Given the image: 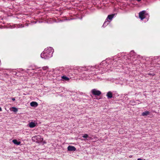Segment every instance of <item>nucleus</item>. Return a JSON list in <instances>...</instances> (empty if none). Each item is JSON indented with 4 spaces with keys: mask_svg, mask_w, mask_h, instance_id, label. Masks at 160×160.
Here are the masks:
<instances>
[{
    "mask_svg": "<svg viewBox=\"0 0 160 160\" xmlns=\"http://www.w3.org/2000/svg\"><path fill=\"white\" fill-rule=\"evenodd\" d=\"M53 52L54 50L51 47L48 48L41 54V57L42 58L48 59L52 57Z\"/></svg>",
    "mask_w": 160,
    "mask_h": 160,
    "instance_id": "2",
    "label": "nucleus"
},
{
    "mask_svg": "<svg viewBox=\"0 0 160 160\" xmlns=\"http://www.w3.org/2000/svg\"><path fill=\"white\" fill-rule=\"evenodd\" d=\"M130 55L131 57H133V58H135V57L136 56V53L133 51H131L130 53Z\"/></svg>",
    "mask_w": 160,
    "mask_h": 160,
    "instance_id": "12",
    "label": "nucleus"
},
{
    "mask_svg": "<svg viewBox=\"0 0 160 160\" xmlns=\"http://www.w3.org/2000/svg\"><path fill=\"white\" fill-rule=\"evenodd\" d=\"M30 105L32 107H36L38 106V103L36 102H32L30 103Z\"/></svg>",
    "mask_w": 160,
    "mask_h": 160,
    "instance_id": "10",
    "label": "nucleus"
},
{
    "mask_svg": "<svg viewBox=\"0 0 160 160\" xmlns=\"http://www.w3.org/2000/svg\"><path fill=\"white\" fill-rule=\"evenodd\" d=\"M109 61H110L113 62L114 61V60H112V59L108 58L106 60L102 61L99 65L93 66H88L81 67L79 68V69L80 70L85 71H95V72L98 71L97 72V73H102L106 71L105 69L104 68V67L105 66L107 65V63H108V64L111 63L109 62Z\"/></svg>",
    "mask_w": 160,
    "mask_h": 160,
    "instance_id": "1",
    "label": "nucleus"
},
{
    "mask_svg": "<svg viewBox=\"0 0 160 160\" xmlns=\"http://www.w3.org/2000/svg\"><path fill=\"white\" fill-rule=\"evenodd\" d=\"M37 124V123H35L33 122H31L28 124V126L31 128H33L35 127Z\"/></svg>",
    "mask_w": 160,
    "mask_h": 160,
    "instance_id": "8",
    "label": "nucleus"
},
{
    "mask_svg": "<svg viewBox=\"0 0 160 160\" xmlns=\"http://www.w3.org/2000/svg\"><path fill=\"white\" fill-rule=\"evenodd\" d=\"M12 100L13 101H15V99L14 98H12Z\"/></svg>",
    "mask_w": 160,
    "mask_h": 160,
    "instance_id": "18",
    "label": "nucleus"
},
{
    "mask_svg": "<svg viewBox=\"0 0 160 160\" xmlns=\"http://www.w3.org/2000/svg\"><path fill=\"white\" fill-rule=\"evenodd\" d=\"M12 142L15 144H16L17 145H20L21 143L20 142H18L17 140L16 139L13 140L12 141Z\"/></svg>",
    "mask_w": 160,
    "mask_h": 160,
    "instance_id": "13",
    "label": "nucleus"
},
{
    "mask_svg": "<svg viewBox=\"0 0 160 160\" xmlns=\"http://www.w3.org/2000/svg\"><path fill=\"white\" fill-rule=\"evenodd\" d=\"M2 111V108L1 107H0V111Z\"/></svg>",
    "mask_w": 160,
    "mask_h": 160,
    "instance_id": "20",
    "label": "nucleus"
},
{
    "mask_svg": "<svg viewBox=\"0 0 160 160\" xmlns=\"http://www.w3.org/2000/svg\"><path fill=\"white\" fill-rule=\"evenodd\" d=\"M10 110L13 111L14 112H17L18 111V108L14 107L11 108H10Z\"/></svg>",
    "mask_w": 160,
    "mask_h": 160,
    "instance_id": "11",
    "label": "nucleus"
},
{
    "mask_svg": "<svg viewBox=\"0 0 160 160\" xmlns=\"http://www.w3.org/2000/svg\"><path fill=\"white\" fill-rule=\"evenodd\" d=\"M114 14L108 15L107 19H106L104 22V23L102 27H105L106 26H107L108 24V22L109 21H108V19L110 20H111L114 17Z\"/></svg>",
    "mask_w": 160,
    "mask_h": 160,
    "instance_id": "5",
    "label": "nucleus"
},
{
    "mask_svg": "<svg viewBox=\"0 0 160 160\" xmlns=\"http://www.w3.org/2000/svg\"><path fill=\"white\" fill-rule=\"evenodd\" d=\"M109 66H110V65H107V66H108V67H109Z\"/></svg>",
    "mask_w": 160,
    "mask_h": 160,
    "instance_id": "23",
    "label": "nucleus"
},
{
    "mask_svg": "<svg viewBox=\"0 0 160 160\" xmlns=\"http://www.w3.org/2000/svg\"><path fill=\"white\" fill-rule=\"evenodd\" d=\"M120 132H121V130H119V132L120 133H121Z\"/></svg>",
    "mask_w": 160,
    "mask_h": 160,
    "instance_id": "21",
    "label": "nucleus"
},
{
    "mask_svg": "<svg viewBox=\"0 0 160 160\" xmlns=\"http://www.w3.org/2000/svg\"><path fill=\"white\" fill-rule=\"evenodd\" d=\"M32 139L34 142L38 143L42 142L43 140V138L40 136L37 135L34 136L32 138Z\"/></svg>",
    "mask_w": 160,
    "mask_h": 160,
    "instance_id": "4",
    "label": "nucleus"
},
{
    "mask_svg": "<svg viewBox=\"0 0 160 160\" xmlns=\"http://www.w3.org/2000/svg\"><path fill=\"white\" fill-rule=\"evenodd\" d=\"M106 96H107L108 98H111L112 97V93L111 92L109 91L106 94Z\"/></svg>",
    "mask_w": 160,
    "mask_h": 160,
    "instance_id": "9",
    "label": "nucleus"
},
{
    "mask_svg": "<svg viewBox=\"0 0 160 160\" xmlns=\"http://www.w3.org/2000/svg\"><path fill=\"white\" fill-rule=\"evenodd\" d=\"M91 92L92 94L94 96H99L101 94V92L96 89H92Z\"/></svg>",
    "mask_w": 160,
    "mask_h": 160,
    "instance_id": "6",
    "label": "nucleus"
},
{
    "mask_svg": "<svg viewBox=\"0 0 160 160\" xmlns=\"http://www.w3.org/2000/svg\"><path fill=\"white\" fill-rule=\"evenodd\" d=\"M68 150L69 151H75L76 148L74 146H69L68 147Z\"/></svg>",
    "mask_w": 160,
    "mask_h": 160,
    "instance_id": "7",
    "label": "nucleus"
},
{
    "mask_svg": "<svg viewBox=\"0 0 160 160\" xmlns=\"http://www.w3.org/2000/svg\"><path fill=\"white\" fill-rule=\"evenodd\" d=\"M137 160H143L142 159H141V158H139Z\"/></svg>",
    "mask_w": 160,
    "mask_h": 160,
    "instance_id": "19",
    "label": "nucleus"
},
{
    "mask_svg": "<svg viewBox=\"0 0 160 160\" xmlns=\"http://www.w3.org/2000/svg\"><path fill=\"white\" fill-rule=\"evenodd\" d=\"M141 0H137V1H138V2H139L140 1H141Z\"/></svg>",
    "mask_w": 160,
    "mask_h": 160,
    "instance_id": "22",
    "label": "nucleus"
},
{
    "mask_svg": "<svg viewBox=\"0 0 160 160\" xmlns=\"http://www.w3.org/2000/svg\"><path fill=\"white\" fill-rule=\"evenodd\" d=\"M48 68V67L47 66H44L43 67L42 69L44 70H46Z\"/></svg>",
    "mask_w": 160,
    "mask_h": 160,
    "instance_id": "16",
    "label": "nucleus"
},
{
    "mask_svg": "<svg viewBox=\"0 0 160 160\" xmlns=\"http://www.w3.org/2000/svg\"><path fill=\"white\" fill-rule=\"evenodd\" d=\"M149 112H148V111H146L144 112H143L142 114V116H147V115H148L149 114Z\"/></svg>",
    "mask_w": 160,
    "mask_h": 160,
    "instance_id": "14",
    "label": "nucleus"
},
{
    "mask_svg": "<svg viewBox=\"0 0 160 160\" xmlns=\"http://www.w3.org/2000/svg\"><path fill=\"white\" fill-rule=\"evenodd\" d=\"M62 79H63L65 81H68L69 80V78H68L65 76H62Z\"/></svg>",
    "mask_w": 160,
    "mask_h": 160,
    "instance_id": "15",
    "label": "nucleus"
},
{
    "mask_svg": "<svg viewBox=\"0 0 160 160\" xmlns=\"http://www.w3.org/2000/svg\"><path fill=\"white\" fill-rule=\"evenodd\" d=\"M88 137V135L87 134H84L82 136V137L84 138H87Z\"/></svg>",
    "mask_w": 160,
    "mask_h": 160,
    "instance_id": "17",
    "label": "nucleus"
},
{
    "mask_svg": "<svg viewBox=\"0 0 160 160\" xmlns=\"http://www.w3.org/2000/svg\"><path fill=\"white\" fill-rule=\"evenodd\" d=\"M146 11L143 10L140 12L139 13V18L141 19V20H142L144 19H146L145 20V22L148 21V20L149 16L148 14L146 13Z\"/></svg>",
    "mask_w": 160,
    "mask_h": 160,
    "instance_id": "3",
    "label": "nucleus"
}]
</instances>
